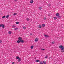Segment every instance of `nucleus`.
I'll return each mask as SVG.
<instances>
[{
  "label": "nucleus",
  "mask_w": 64,
  "mask_h": 64,
  "mask_svg": "<svg viewBox=\"0 0 64 64\" xmlns=\"http://www.w3.org/2000/svg\"><path fill=\"white\" fill-rule=\"evenodd\" d=\"M30 35H32V34H30Z\"/></svg>",
  "instance_id": "40"
},
{
  "label": "nucleus",
  "mask_w": 64,
  "mask_h": 64,
  "mask_svg": "<svg viewBox=\"0 0 64 64\" xmlns=\"http://www.w3.org/2000/svg\"><path fill=\"white\" fill-rule=\"evenodd\" d=\"M30 19H29V18H26V20H27V21H29V20H30Z\"/></svg>",
  "instance_id": "17"
},
{
  "label": "nucleus",
  "mask_w": 64,
  "mask_h": 64,
  "mask_svg": "<svg viewBox=\"0 0 64 64\" xmlns=\"http://www.w3.org/2000/svg\"><path fill=\"white\" fill-rule=\"evenodd\" d=\"M20 42V40H18V41H17V42L18 43H19Z\"/></svg>",
  "instance_id": "12"
},
{
  "label": "nucleus",
  "mask_w": 64,
  "mask_h": 64,
  "mask_svg": "<svg viewBox=\"0 0 64 64\" xmlns=\"http://www.w3.org/2000/svg\"><path fill=\"white\" fill-rule=\"evenodd\" d=\"M59 48H61V50H63L64 49V47L63 46H62V45L60 46H59Z\"/></svg>",
  "instance_id": "1"
},
{
  "label": "nucleus",
  "mask_w": 64,
  "mask_h": 64,
  "mask_svg": "<svg viewBox=\"0 0 64 64\" xmlns=\"http://www.w3.org/2000/svg\"><path fill=\"white\" fill-rule=\"evenodd\" d=\"M62 50V52H64V50Z\"/></svg>",
  "instance_id": "35"
},
{
  "label": "nucleus",
  "mask_w": 64,
  "mask_h": 64,
  "mask_svg": "<svg viewBox=\"0 0 64 64\" xmlns=\"http://www.w3.org/2000/svg\"><path fill=\"white\" fill-rule=\"evenodd\" d=\"M5 16H4L2 17V18L4 19V18H5Z\"/></svg>",
  "instance_id": "25"
},
{
  "label": "nucleus",
  "mask_w": 64,
  "mask_h": 64,
  "mask_svg": "<svg viewBox=\"0 0 64 64\" xmlns=\"http://www.w3.org/2000/svg\"><path fill=\"white\" fill-rule=\"evenodd\" d=\"M35 41L36 42H37V41H38V38H36L35 39Z\"/></svg>",
  "instance_id": "10"
},
{
  "label": "nucleus",
  "mask_w": 64,
  "mask_h": 64,
  "mask_svg": "<svg viewBox=\"0 0 64 64\" xmlns=\"http://www.w3.org/2000/svg\"><path fill=\"white\" fill-rule=\"evenodd\" d=\"M19 23V22H16V24H18Z\"/></svg>",
  "instance_id": "19"
},
{
  "label": "nucleus",
  "mask_w": 64,
  "mask_h": 64,
  "mask_svg": "<svg viewBox=\"0 0 64 64\" xmlns=\"http://www.w3.org/2000/svg\"><path fill=\"white\" fill-rule=\"evenodd\" d=\"M50 14H48V16H50Z\"/></svg>",
  "instance_id": "32"
},
{
  "label": "nucleus",
  "mask_w": 64,
  "mask_h": 64,
  "mask_svg": "<svg viewBox=\"0 0 64 64\" xmlns=\"http://www.w3.org/2000/svg\"><path fill=\"white\" fill-rule=\"evenodd\" d=\"M48 7H50V6H51V4H48Z\"/></svg>",
  "instance_id": "29"
},
{
  "label": "nucleus",
  "mask_w": 64,
  "mask_h": 64,
  "mask_svg": "<svg viewBox=\"0 0 64 64\" xmlns=\"http://www.w3.org/2000/svg\"><path fill=\"white\" fill-rule=\"evenodd\" d=\"M40 64H43V62H40Z\"/></svg>",
  "instance_id": "27"
},
{
  "label": "nucleus",
  "mask_w": 64,
  "mask_h": 64,
  "mask_svg": "<svg viewBox=\"0 0 64 64\" xmlns=\"http://www.w3.org/2000/svg\"><path fill=\"white\" fill-rule=\"evenodd\" d=\"M14 2H17V0H14Z\"/></svg>",
  "instance_id": "38"
},
{
  "label": "nucleus",
  "mask_w": 64,
  "mask_h": 64,
  "mask_svg": "<svg viewBox=\"0 0 64 64\" xmlns=\"http://www.w3.org/2000/svg\"><path fill=\"white\" fill-rule=\"evenodd\" d=\"M12 27H13V28H15L16 27V26H12Z\"/></svg>",
  "instance_id": "28"
},
{
  "label": "nucleus",
  "mask_w": 64,
  "mask_h": 64,
  "mask_svg": "<svg viewBox=\"0 0 64 64\" xmlns=\"http://www.w3.org/2000/svg\"><path fill=\"white\" fill-rule=\"evenodd\" d=\"M48 58V56H45V58Z\"/></svg>",
  "instance_id": "18"
},
{
  "label": "nucleus",
  "mask_w": 64,
  "mask_h": 64,
  "mask_svg": "<svg viewBox=\"0 0 64 64\" xmlns=\"http://www.w3.org/2000/svg\"><path fill=\"white\" fill-rule=\"evenodd\" d=\"M17 30H18V28H16L14 29V30H15V31H16Z\"/></svg>",
  "instance_id": "11"
},
{
  "label": "nucleus",
  "mask_w": 64,
  "mask_h": 64,
  "mask_svg": "<svg viewBox=\"0 0 64 64\" xmlns=\"http://www.w3.org/2000/svg\"><path fill=\"white\" fill-rule=\"evenodd\" d=\"M33 46H31L30 48L31 49H33Z\"/></svg>",
  "instance_id": "21"
},
{
  "label": "nucleus",
  "mask_w": 64,
  "mask_h": 64,
  "mask_svg": "<svg viewBox=\"0 0 64 64\" xmlns=\"http://www.w3.org/2000/svg\"><path fill=\"white\" fill-rule=\"evenodd\" d=\"M12 64H14V62H12Z\"/></svg>",
  "instance_id": "39"
},
{
  "label": "nucleus",
  "mask_w": 64,
  "mask_h": 64,
  "mask_svg": "<svg viewBox=\"0 0 64 64\" xmlns=\"http://www.w3.org/2000/svg\"><path fill=\"white\" fill-rule=\"evenodd\" d=\"M2 41L1 40H0V43H2Z\"/></svg>",
  "instance_id": "36"
},
{
  "label": "nucleus",
  "mask_w": 64,
  "mask_h": 64,
  "mask_svg": "<svg viewBox=\"0 0 64 64\" xmlns=\"http://www.w3.org/2000/svg\"><path fill=\"white\" fill-rule=\"evenodd\" d=\"M55 42H52L51 43H52V44H54Z\"/></svg>",
  "instance_id": "13"
},
{
  "label": "nucleus",
  "mask_w": 64,
  "mask_h": 64,
  "mask_svg": "<svg viewBox=\"0 0 64 64\" xmlns=\"http://www.w3.org/2000/svg\"><path fill=\"white\" fill-rule=\"evenodd\" d=\"M17 14L16 13H14V15H16V14Z\"/></svg>",
  "instance_id": "31"
},
{
  "label": "nucleus",
  "mask_w": 64,
  "mask_h": 64,
  "mask_svg": "<svg viewBox=\"0 0 64 64\" xmlns=\"http://www.w3.org/2000/svg\"><path fill=\"white\" fill-rule=\"evenodd\" d=\"M41 50H45L44 49H41Z\"/></svg>",
  "instance_id": "34"
},
{
  "label": "nucleus",
  "mask_w": 64,
  "mask_h": 64,
  "mask_svg": "<svg viewBox=\"0 0 64 64\" xmlns=\"http://www.w3.org/2000/svg\"><path fill=\"white\" fill-rule=\"evenodd\" d=\"M12 33H11V32H9L8 34H11Z\"/></svg>",
  "instance_id": "24"
},
{
  "label": "nucleus",
  "mask_w": 64,
  "mask_h": 64,
  "mask_svg": "<svg viewBox=\"0 0 64 64\" xmlns=\"http://www.w3.org/2000/svg\"><path fill=\"white\" fill-rule=\"evenodd\" d=\"M43 63H44V64H46V62H45V61H44L43 62Z\"/></svg>",
  "instance_id": "26"
},
{
  "label": "nucleus",
  "mask_w": 64,
  "mask_h": 64,
  "mask_svg": "<svg viewBox=\"0 0 64 64\" xmlns=\"http://www.w3.org/2000/svg\"><path fill=\"white\" fill-rule=\"evenodd\" d=\"M56 16L57 17H58V18H60V16H59V14L58 13H56Z\"/></svg>",
  "instance_id": "2"
},
{
  "label": "nucleus",
  "mask_w": 64,
  "mask_h": 64,
  "mask_svg": "<svg viewBox=\"0 0 64 64\" xmlns=\"http://www.w3.org/2000/svg\"><path fill=\"white\" fill-rule=\"evenodd\" d=\"M18 40H20V41L22 39V38H21L19 37L18 38Z\"/></svg>",
  "instance_id": "5"
},
{
  "label": "nucleus",
  "mask_w": 64,
  "mask_h": 64,
  "mask_svg": "<svg viewBox=\"0 0 64 64\" xmlns=\"http://www.w3.org/2000/svg\"><path fill=\"white\" fill-rule=\"evenodd\" d=\"M36 62H40V60H36Z\"/></svg>",
  "instance_id": "30"
},
{
  "label": "nucleus",
  "mask_w": 64,
  "mask_h": 64,
  "mask_svg": "<svg viewBox=\"0 0 64 64\" xmlns=\"http://www.w3.org/2000/svg\"><path fill=\"white\" fill-rule=\"evenodd\" d=\"M9 15L8 14L7 16H6V18H8V17H9Z\"/></svg>",
  "instance_id": "7"
},
{
  "label": "nucleus",
  "mask_w": 64,
  "mask_h": 64,
  "mask_svg": "<svg viewBox=\"0 0 64 64\" xmlns=\"http://www.w3.org/2000/svg\"><path fill=\"white\" fill-rule=\"evenodd\" d=\"M23 28H24V29H26V28L25 26H24L23 27Z\"/></svg>",
  "instance_id": "22"
},
{
  "label": "nucleus",
  "mask_w": 64,
  "mask_h": 64,
  "mask_svg": "<svg viewBox=\"0 0 64 64\" xmlns=\"http://www.w3.org/2000/svg\"><path fill=\"white\" fill-rule=\"evenodd\" d=\"M2 24H0V28L1 27H2Z\"/></svg>",
  "instance_id": "33"
},
{
  "label": "nucleus",
  "mask_w": 64,
  "mask_h": 64,
  "mask_svg": "<svg viewBox=\"0 0 64 64\" xmlns=\"http://www.w3.org/2000/svg\"><path fill=\"white\" fill-rule=\"evenodd\" d=\"M41 9H42V7H40L39 8V9L40 10H41Z\"/></svg>",
  "instance_id": "23"
},
{
  "label": "nucleus",
  "mask_w": 64,
  "mask_h": 64,
  "mask_svg": "<svg viewBox=\"0 0 64 64\" xmlns=\"http://www.w3.org/2000/svg\"><path fill=\"white\" fill-rule=\"evenodd\" d=\"M44 26H45V24H43L42 25V26L44 27Z\"/></svg>",
  "instance_id": "8"
},
{
  "label": "nucleus",
  "mask_w": 64,
  "mask_h": 64,
  "mask_svg": "<svg viewBox=\"0 0 64 64\" xmlns=\"http://www.w3.org/2000/svg\"><path fill=\"white\" fill-rule=\"evenodd\" d=\"M44 35L46 37H49V36L46 35L45 34H44Z\"/></svg>",
  "instance_id": "6"
},
{
  "label": "nucleus",
  "mask_w": 64,
  "mask_h": 64,
  "mask_svg": "<svg viewBox=\"0 0 64 64\" xmlns=\"http://www.w3.org/2000/svg\"><path fill=\"white\" fill-rule=\"evenodd\" d=\"M18 61H20V62L21 61V59L20 58H19Z\"/></svg>",
  "instance_id": "14"
},
{
  "label": "nucleus",
  "mask_w": 64,
  "mask_h": 64,
  "mask_svg": "<svg viewBox=\"0 0 64 64\" xmlns=\"http://www.w3.org/2000/svg\"><path fill=\"white\" fill-rule=\"evenodd\" d=\"M44 20H46V18H44Z\"/></svg>",
  "instance_id": "37"
},
{
  "label": "nucleus",
  "mask_w": 64,
  "mask_h": 64,
  "mask_svg": "<svg viewBox=\"0 0 64 64\" xmlns=\"http://www.w3.org/2000/svg\"><path fill=\"white\" fill-rule=\"evenodd\" d=\"M2 28H5V26L3 24H2Z\"/></svg>",
  "instance_id": "3"
},
{
  "label": "nucleus",
  "mask_w": 64,
  "mask_h": 64,
  "mask_svg": "<svg viewBox=\"0 0 64 64\" xmlns=\"http://www.w3.org/2000/svg\"><path fill=\"white\" fill-rule=\"evenodd\" d=\"M54 19H55V20H56V19H57V18L56 17H54Z\"/></svg>",
  "instance_id": "20"
},
{
  "label": "nucleus",
  "mask_w": 64,
  "mask_h": 64,
  "mask_svg": "<svg viewBox=\"0 0 64 64\" xmlns=\"http://www.w3.org/2000/svg\"><path fill=\"white\" fill-rule=\"evenodd\" d=\"M20 41L22 43H24V40H20Z\"/></svg>",
  "instance_id": "4"
},
{
  "label": "nucleus",
  "mask_w": 64,
  "mask_h": 64,
  "mask_svg": "<svg viewBox=\"0 0 64 64\" xmlns=\"http://www.w3.org/2000/svg\"><path fill=\"white\" fill-rule=\"evenodd\" d=\"M42 26H38V28H41Z\"/></svg>",
  "instance_id": "16"
},
{
  "label": "nucleus",
  "mask_w": 64,
  "mask_h": 64,
  "mask_svg": "<svg viewBox=\"0 0 64 64\" xmlns=\"http://www.w3.org/2000/svg\"><path fill=\"white\" fill-rule=\"evenodd\" d=\"M16 58L17 59H18L19 58V56H17Z\"/></svg>",
  "instance_id": "15"
},
{
  "label": "nucleus",
  "mask_w": 64,
  "mask_h": 64,
  "mask_svg": "<svg viewBox=\"0 0 64 64\" xmlns=\"http://www.w3.org/2000/svg\"><path fill=\"white\" fill-rule=\"evenodd\" d=\"M33 0H32L30 1V3H31L32 4V3H33Z\"/></svg>",
  "instance_id": "9"
}]
</instances>
